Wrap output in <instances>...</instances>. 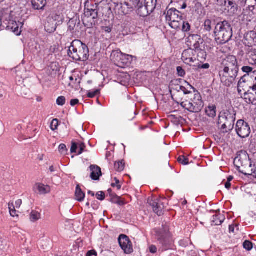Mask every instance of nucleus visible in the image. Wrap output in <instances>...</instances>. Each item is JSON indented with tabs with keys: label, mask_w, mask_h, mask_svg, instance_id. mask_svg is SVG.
<instances>
[{
	"label": "nucleus",
	"mask_w": 256,
	"mask_h": 256,
	"mask_svg": "<svg viewBox=\"0 0 256 256\" xmlns=\"http://www.w3.org/2000/svg\"><path fill=\"white\" fill-rule=\"evenodd\" d=\"M223 70L220 72L221 82L226 86H230L236 78L239 68L237 60L234 56H228L222 62Z\"/></svg>",
	"instance_id": "f257e3e1"
},
{
	"label": "nucleus",
	"mask_w": 256,
	"mask_h": 256,
	"mask_svg": "<svg viewBox=\"0 0 256 256\" xmlns=\"http://www.w3.org/2000/svg\"><path fill=\"white\" fill-rule=\"evenodd\" d=\"M234 159V164L239 172L244 175H250L256 178V166L252 165L249 155L246 151L238 152Z\"/></svg>",
	"instance_id": "f03ea898"
},
{
	"label": "nucleus",
	"mask_w": 256,
	"mask_h": 256,
	"mask_svg": "<svg viewBox=\"0 0 256 256\" xmlns=\"http://www.w3.org/2000/svg\"><path fill=\"white\" fill-rule=\"evenodd\" d=\"M68 54L75 60L84 62L89 57V50L80 40H75L69 47Z\"/></svg>",
	"instance_id": "7ed1b4c3"
},
{
	"label": "nucleus",
	"mask_w": 256,
	"mask_h": 256,
	"mask_svg": "<svg viewBox=\"0 0 256 256\" xmlns=\"http://www.w3.org/2000/svg\"><path fill=\"white\" fill-rule=\"evenodd\" d=\"M214 34L218 43L224 44L228 42L233 35L231 24L226 20L218 22L216 25Z\"/></svg>",
	"instance_id": "20e7f679"
},
{
	"label": "nucleus",
	"mask_w": 256,
	"mask_h": 256,
	"mask_svg": "<svg viewBox=\"0 0 256 256\" xmlns=\"http://www.w3.org/2000/svg\"><path fill=\"white\" fill-rule=\"evenodd\" d=\"M236 113L233 108L221 112L218 115V124L224 133L233 130L236 120Z\"/></svg>",
	"instance_id": "39448f33"
},
{
	"label": "nucleus",
	"mask_w": 256,
	"mask_h": 256,
	"mask_svg": "<svg viewBox=\"0 0 256 256\" xmlns=\"http://www.w3.org/2000/svg\"><path fill=\"white\" fill-rule=\"evenodd\" d=\"M188 100L180 102L181 106L192 112H198L204 107V102L202 99L201 95L198 91L190 96H186Z\"/></svg>",
	"instance_id": "423d86ee"
},
{
	"label": "nucleus",
	"mask_w": 256,
	"mask_h": 256,
	"mask_svg": "<svg viewBox=\"0 0 256 256\" xmlns=\"http://www.w3.org/2000/svg\"><path fill=\"white\" fill-rule=\"evenodd\" d=\"M166 19L170 26L174 29L180 30L182 20V14L174 8H170L164 12Z\"/></svg>",
	"instance_id": "0eeeda50"
},
{
	"label": "nucleus",
	"mask_w": 256,
	"mask_h": 256,
	"mask_svg": "<svg viewBox=\"0 0 256 256\" xmlns=\"http://www.w3.org/2000/svg\"><path fill=\"white\" fill-rule=\"evenodd\" d=\"M111 58L116 66L121 68L130 66L133 60L136 59V56L122 53L120 50L113 51Z\"/></svg>",
	"instance_id": "6e6552de"
},
{
	"label": "nucleus",
	"mask_w": 256,
	"mask_h": 256,
	"mask_svg": "<svg viewBox=\"0 0 256 256\" xmlns=\"http://www.w3.org/2000/svg\"><path fill=\"white\" fill-rule=\"evenodd\" d=\"M140 0H120L116 6L115 10L118 14L126 15L136 10Z\"/></svg>",
	"instance_id": "1a4fd4ad"
},
{
	"label": "nucleus",
	"mask_w": 256,
	"mask_h": 256,
	"mask_svg": "<svg viewBox=\"0 0 256 256\" xmlns=\"http://www.w3.org/2000/svg\"><path fill=\"white\" fill-rule=\"evenodd\" d=\"M236 130L237 134L242 138H247L250 133L249 125L242 120H240L237 122Z\"/></svg>",
	"instance_id": "9d476101"
},
{
	"label": "nucleus",
	"mask_w": 256,
	"mask_h": 256,
	"mask_svg": "<svg viewBox=\"0 0 256 256\" xmlns=\"http://www.w3.org/2000/svg\"><path fill=\"white\" fill-rule=\"evenodd\" d=\"M217 2L219 5L224 7V12L230 15L234 14L238 10V4L232 0H218Z\"/></svg>",
	"instance_id": "9b49d317"
},
{
	"label": "nucleus",
	"mask_w": 256,
	"mask_h": 256,
	"mask_svg": "<svg viewBox=\"0 0 256 256\" xmlns=\"http://www.w3.org/2000/svg\"><path fill=\"white\" fill-rule=\"evenodd\" d=\"M118 242L122 249L124 253L130 254L133 252V248L128 237L124 234H120L119 236Z\"/></svg>",
	"instance_id": "f8f14e48"
},
{
	"label": "nucleus",
	"mask_w": 256,
	"mask_h": 256,
	"mask_svg": "<svg viewBox=\"0 0 256 256\" xmlns=\"http://www.w3.org/2000/svg\"><path fill=\"white\" fill-rule=\"evenodd\" d=\"M203 42L204 40L201 38L200 35L193 34L188 38V45L190 46V48L193 49L194 51L202 48V46L201 45L203 44Z\"/></svg>",
	"instance_id": "ddd939ff"
},
{
	"label": "nucleus",
	"mask_w": 256,
	"mask_h": 256,
	"mask_svg": "<svg viewBox=\"0 0 256 256\" xmlns=\"http://www.w3.org/2000/svg\"><path fill=\"white\" fill-rule=\"evenodd\" d=\"M148 204L152 208L154 212L158 216L163 214L164 206L160 200L156 198H149L148 199Z\"/></svg>",
	"instance_id": "4468645a"
},
{
	"label": "nucleus",
	"mask_w": 256,
	"mask_h": 256,
	"mask_svg": "<svg viewBox=\"0 0 256 256\" xmlns=\"http://www.w3.org/2000/svg\"><path fill=\"white\" fill-rule=\"evenodd\" d=\"M182 59L187 64L194 62L196 61V56L194 50L190 48L184 50L182 54Z\"/></svg>",
	"instance_id": "2eb2a0df"
},
{
	"label": "nucleus",
	"mask_w": 256,
	"mask_h": 256,
	"mask_svg": "<svg viewBox=\"0 0 256 256\" xmlns=\"http://www.w3.org/2000/svg\"><path fill=\"white\" fill-rule=\"evenodd\" d=\"M23 26V24L20 22H16L14 20H10L8 22L7 28L14 32L16 35L18 36L21 33V28Z\"/></svg>",
	"instance_id": "dca6fc26"
},
{
	"label": "nucleus",
	"mask_w": 256,
	"mask_h": 256,
	"mask_svg": "<svg viewBox=\"0 0 256 256\" xmlns=\"http://www.w3.org/2000/svg\"><path fill=\"white\" fill-rule=\"evenodd\" d=\"M97 6L96 4L92 6L90 8H86L84 10V16L88 18H92L93 20V22L95 24L96 22V20L97 19L98 16V10L96 9Z\"/></svg>",
	"instance_id": "f3484780"
},
{
	"label": "nucleus",
	"mask_w": 256,
	"mask_h": 256,
	"mask_svg": "<svg viewBox=\"0 0 256 256\" xmlns=\"http://www.w3.org/2000/svg\"><path fill=\"white\" fill-rule=\"evenodd\" d=\"M136 9L137 14L142 17H146L152 13L141 0Z\"/></svg>",
	"instance_id": "a211bd4d"
},
{
	"label": "nucleus",
	"mask_w": 256,
	"mask_h": 256,
	"mask_svg": "<svg viewBox=\"0 0 256 256\" xmlns=\"http://www.w3.org/2000/svg\"><path fill=\"white\" fill-rule=\"evenodd\" d=\"M91 171L90 177L94 180H99L100 176L102 175L101 168L96 165H91L90 166Z\"/></svg>",
	"instance_id": "6ab92c4d"
},
{
	"label": "nucleus",
	"mask_w": 256,
	"mask_h": 256,
	"mask_svg": "<svg viewBox=\"0 0 256 256\" xmlns=\"http://www.w3.org/2000/svg\"><path fill=\"white\" fill-rule=\"evenodd\" d=\"M252 92L248 90L244 92V98L248 104H256V90Z\"/></svg>",
	"instance_id": "aec40b11"
},
{
	"label": "nucleus",
	"mask_w": 256,
	"mask_h": 256,
	"mask_svg": "<svg viewBox=\"0 0 256 256\" xmlns=\"http://www.w3.org/2000/svg\"><path fill=\"white\" fill-rule=\"evenodd\" d=\"M186 86H178L179 90H178L177 94H178L180 90H181L186 95L190 96L194 92V91H196V89L188 82H185Z\"/></svg>",
	"instance_id": "412c9836"
},
{
	"label": "nucleus",
	"mask_w": 256,
	"mask_h": 256,
	"mask_svg": "<svg viewBox=\"0 0 256 256\" xmlns=\"http://www.w3.org/2000/svg\"><path fill=\"white\" fill-rule=\"evenodd\" d=\"M22 204V200H18L15 202V205H14V202H9L8 209L10 210V214L11 216L14 217L15 216H18V215L16 214V208H19L20 206Z\"/></svg>",
	"instance_id": "4be33fe9"
},
{
	"label": "nucleus",
	"mask_w": 256,
	"mask_h": 256,
	"mask_svg": "<svg viewBox=\"0 0 256 256\" xmlns=\"http://www.w3.org/2000/svg\"><path fill=\"white\" fill-rule=\"evenodd\" d=\"M194 53L196 56V60L202 62L206 60L207 56L206 52L204 48L197 50L194 51Z\"/></svg>",
	"instance_id": "5701e85b"
},
{
	"label": "nucleus",
	"mask_w": 256,
	"mask_h": 256,
	"mask_svg": "<svg viewBox=\"0 0 256 256\" xmlns=\"http://www.w3.org/2000/svg\"><path fill=\"white\" fill-rule=\"evenodd\" d=\"M32 8L35 10H42L46 4V0H32Z\"/></svg>",
	"instance_id": "b1692460"
},
{
	"label": "nucleus",
	"mask_w": 256,
	"mask_h": 256,
	"mask_svg": "<svg viewBox=\"0 0 256 256\" xmlns=\"http://www.w3.org/2000/svg\"><path fill=\"white\" fill-rule=\"evenodd\" d=\"M36 186L40 194H46L50 193V188L48 185L38 183L36 184Z\"/></svg>",
	"instance_id": "393cba45"
},
{
	"label": "nucleus",
	"mask_w": 256,
	"mask_h": 256,
	"mask_svg": "<svg viewBox=\"0 0 256 256\" xmlns=\"http://www.w3.org/2000/svg\"><path fill=\"white\" fill-rule=\"evenodd\" d=\"M146 6L152 12L156 8L157 0H141Z\"/></svg>",
	"instance_id": "a878e982"
},
{
	"label": "nucleus",
	"mask_w": 256,
	"mask_h": 256,
	"mask_svg": "<svg viewBox=\"0 0 256 256\" xmlns=\"http://www.w3.org/2000/svg\"><path fill=\"white\" fill-rule=\"evenodd\" d=\"M225 218L223 215L218 214L213 216L212 220V224L214 226L220 225L224 220Z\"/></svg>",
	"instance_id": "bb28decb"
},
{
	"label": "nucleus",
	"mask_w": 256,
	"mask_h": 256,
	"mask_svg": "<svg viewBox=\"0 0 256 256\" xmlns=\"http://www.w3.org/2000/svg\"><path fill=\"white\" fill-rule=\"evenodd\" d=\"M216 108L214 105L209 106L206 108L205 112L206 115L210 118H214L216 116Z\"/></svg>",
	"instance_id": "cd10ccee"
},
{
	"label": "nucleus",
	"mask_w": 256,
	"mask_h": 256,
	"mask_svg": "<svg viewBox=\"0 0 256 256\" xmlns=\"http://www.w3.org/2000/svg\"><path fill=\"white\" fill-rule=\"evenodd\" d=\"M75 196L76 199L79 202H82L85 197L84 193L82 192L78 185L76 187Z\"/></svg>",
	"instance_id": "c85d7f7f"
},
{
	"label": "nucleus",
	"mask_w": 256,
	"mask_h": 256,
	"mask_svg": "<svg viewBox=\"0 0 256 256\" xmlns=\"http://www.w3.org/2000/svg\"><path fill=\"white\" fill-rule=\"evenodd\" d=\"M77 18H71L68 23V30L74 33V29L76 24H79V22H78Z\"/></svg>",
	"instance_id": "c756f323"
},
{
	"label": "nucleus",
	"mask_w": 256,
	"mask_h": 256,
	"mask_svg": "<svg viewBox=\"0 0 256 256\" xmlns=\"http://www.w3.org/2000/svg\"><path fill=\"white\" fill-rule=\"evenodd\" d=\"M214 24H215L214 21H212L210 19H207L205 20L203 24L204 29L206 32H210L212 30V26Z\"/></svg>",
	"instance_id": "7c9ffc66"
},
{
	"label": "nucleus",
	"mask_w": 256,
	"mask_h": 256,
	"mask_svg": "<svg viewBox=\"0 0 256 256\" xmlns=\"http://www.w3.org/2000/svg\"><path fill=\"white\" fill-rule=\"evenodd\" d=\"M40 218V214L36 210H32L30 214V220L32 222H36Z\"/></svg>",
	"instance_id": "2f4dec72"
},
{
	"label": "nucleus",
	"mask_w": 256,
	"mask_h": 256,
	"mask_svg": "<svg viewBox=\"0 0 256 256\" xmlns=\"http://www.w3.org/2000/svg\"><path fill=\"white\" fill-rule=\"evenodd\" d=\"M248 76L246 74H245L243 76H242L240 79V80L238 82V93H240V92H242V90H241V88H242L243 90H244V84H245L246 82V78L247 76Z\"/></svg>",
	"instance_id": "473e14b6"
},
{
	"label": "nucleus",
	"mask_w": 256,
	"mask_h": 256,
	"mask_svg": "<svg viewBox=\"0 0 256 256\" xmlns=\"http://www.w3.org/2000/svg\"><path fill=\"white\" fill-rule=\"evenodd\" d=\"M124 164L123 160L116 162L114 164V169L118 172H122L124 170Z\"/></svg>",
	"instance_id": "72a5a7b5"
},
{
	"label": "nucleus",
	"mask_w": 256,
	"mask_h": 256,
	"mask_svg": "<svg viewBox=\"0 0 256 256\" xmlns=\"http://www.w3.org/2000/svg\"><path fill=\"white\" fill-rule=\"evenodd\" d=\"M108 192H109L110 196L111 197L110 201L113 203L116 204V202H118V200L120 199V197L114 194H111L112 192L111 189H109L108 190Z\"/></svg>",
	"instance_id": "f704fd0d"
},
{
	"label": "nucleus",
	"mask_w": 256,
	"mask_h": 256,
	"mask_svg": "<svg viewBox=\"0 0 256 256\" xmlns=\"http://www.w3.org/2000/svg\"><path fill=\"white\" fill-rule=\"evenodd\" d=\"M190 24L188 22H184L182 20L180 30H182L184 32H187L190 30Z\"/></svg>",
	"instance_id": "c9c22d12"
},
{
	"label": "nucleus",
	"mask_w": 256,
	"mask_h": 256,
	"mask_svg": "<svg viewBox=\"0 0 256 256\" xmlns=\"http://www.w3.org/2000/svg\"><path fill=\"white\" fill-rule=\"evenodd\" d=\"M178 161L184 164V165H186L188 164V160L184 156H180L178 158Z\"/></svg>",
	"instance_id": "e433bc0d"
},
{
	"label": "nucleus",
	"mask_w": 256,
	"mask_h": 256,
	"mask_svg": "<svg viewBox=\"0 0 256 256\" xmlns=\"http://www.w3.org/2000/svg\"><path fill=\"white\" fill-rule=\"evenodd\" d=\"M66 98L64 96H60L56 100V104L58 106H62L66 103Z\"/></svg>",
	"instance_id": "4c0bfd02"
},
{
	"label": "nucleus",
	"mask_w": 256,
	"mask_h": 256,
	"mask_svg": "<svg viewBox=\"0 0 256 256\" xmlns=\"http://www.w3.org/2000/svg\"><path fill=\"white\" fill-rule=\"evenodd\" d=\"M58 119H54L50 124V128L52 130H55L58 128Z\"/></svg>",
	"instance_id": "58836bf2"
},
{
	"label": "nucleus",
	"mask_w": 256,
	"mask_h": 256,
	"mask_svg": "<svg viewBox=\"0 0 256 256\" xmlns=\"http://www.w3.org/2000/svg\"><path fill=\"white\" fill-rule=\"evenodd\" d=\"M244 248L248 250H250L252 248V243L248 240H246L243 244Z\"/></svg>",
	"instance_id": "ea45409f"
},
{
	"label": "nucleus",
	"mask_w": 256,
	"mask_h": 256,
	"mask_svg": "<svg viewBox=\"0 0 256 256\" xmlns=\"http://www.w3.org/2000/svg\"><path fill=\"white\" fill-rule=\"evenodd\" d=\"M58 150L61 154L65 155L67 152L66 146L63 144H60L58 147Z\"/></svg>",
	"instance_id": "a19ab883"
},
{
	"label": "nucleus",
	"mask_w": 256,
	"mask_h": 256,
	"mask_svg": "<svg viewBox=\"0 0 256 256\" xmlns=\"http://www.w3.org/2000/svg\"><path fill=\"white\" fill-rule=\"evenodd\" d=\"M100 94V90H96L94 91H89L88 92L87 96L88 98H94L96 96Z\"/></svg>",
	"instance_id": "79ce46f5"
},
{
	"label": "nucleus",
	"mask_w": 256,
	"mask_h": 256,
	"mask_svg": "<svg viewBox=\"0 0 256 256\" xmlns=\"http://www.w3.org/2000/svg\"><path fill=\"white\" fill-rule=\"evenodd\" d=\"M176 70L178 76L181 77H184L186 74L184 70L181 66H178L176 68Z\"/></svg>",
	"instance_id": "37998d69"
},
{
	"label": "nucleus",
	"mask_w": 256,
	"mask_h": 256,
	"mask_svg": "<svg viewBox=\"0 0 256 256\" xmlns=\"http://www.w3.org/2000/svg\"><path fill=\"white\" fill-rule=\"evenodd\" d=\"M112 25H109L108 26H102V30L106 33H110L112 32Z\"/></svg>",
	"instance_id": "c03bdc74"
},
{
	"label": "nucleus",
	"mask_w": 256,
	"mask_h": 256,
	"mask_svg": "<svg viewBox=\"0 0 256 256\" xmlns=\"http://www.w3.org/2000/svg\"><path fill=\"white\" fill-rule=\"evenodd\" d=\"M97 199L103 200L105 198V194L103 192H98L96 194Z\"/></svg>",
	"instance_id": "a18cd8bd"
},
{
	"label": "nucleus",
	"mask_w": 256,
	"mask_h": 256,
	"mask_svg": "<svg viewBox=\"0 0 256 256\" xmlns=\"http://www.w3.org/2000/svg\"><path fill=\"white\" fill-rule=\"evenodd\" d=\"M242 70L248 74H249L250 72H252V68L248 66H244L242 68Z\"/></svg>",
	"instance_id": "49530a36"
},
{
	"label": "nucleus",
	"mask_w": 256,
	"mask_h": 256,
	"mask_svg": "<svg viewBox=\"0 0 256 256\" xmlns=\"http://www.w3.org/2000/svg\"><path fill=\"white\" fill-rule=\"evenodd\" d=\"M114 180L115 181H116V184L112 183L111 184L112 186V187L116 186L118 190H120L121 188V185L119 184H120L119 180L116 178H114Z\"/></svg>",
	"instance_id": "de8ad7c7"
},
{
	"label": "nucleus",
	"mask_w": 256,
	"mask_h": 256,
	"mask_svg": "<svg viewBox=\"0 0 256 256\" xmlns=\"http://www.w3.org/2000/svg\"><path fill=\"white\" fill-rule=\"evenodd\" d=\"M45 30L48 32L51 33L52 32H54L56 30V27L54 26H53L51 28H49L48 24H46L45 25Z\"/></svg>",
	"instance_id": "09e8293b"
},
{
	"label": "nucleus",
	"mask_w": 256,
	"mask_h": 256,
	"mask_svg": "<svg viewBox=\"0 0 256 256\" xmlns=\"http://www.w3.org/2000/svg\"><path fill=\"white\" fill-rule=\"evenodd\" d=\"M78 148V144L76 142H72L70 148V152L72 153L76 152V150Z\"/></svg>",
	"instance_id": "8fccbe9b"
},
{
	"label": "nucleus",
	"mask_w": 256,
	"mask_h": 256,
	"mask_svg": "<svg viewBox=\"0 0 256 256\" xmlns=\"http://www.w3.org/2000/svg\"><path fill=\"white\" fill-rule=\"evenodd\" d=\"M85 147L86 146L84 143L82 142L79 144L80 151L78 152V154H80L83 152Z\"/></svg>",
	"instance_id": "3c124183"
},
{
	"label": "nucleus",
	"mask_w": 256,
	"mask_h": 256,
	"mask_svg": "<svg viewBox=\"0 0 256 256\" xmlns=\"http://www.w3.org/2000/svg\"><path fill=\"white\" fill-rule=\"evenodd\" d=\"M210 67V65L209 64L206 63L202 64H200L198 66L199 68L202 69H208Z\"/></svg>",
	"instance_id": "603ef678"
},
{
	"label": "nucleus",
	"mask_w": 256,
	"mask_h": 256,
	"mask_svg": "<svg viewBox=\"0 0 256 256\" xmlns=\"http://www.w3.org/2000/svg\"><path fill=\"white\" fill-rule=\"evenodd\" d=\"M150 251L152 254H154L157 251L156 247L154 245H152L150 246Z\"/></svg>",
	"instance_id": "864d4df0"
},
{
	"label": "nucleus",
	"mask_w": 256,
	"mask_h": 256,
	"mask_svg": "<svg viewBox=\"0 0 256 256\" xmlns=\"http://www.w3.org/2000/svg\"><path fill=\"white\" fill-rule=\"evenodd\" d=\"M79 100L78 99H72L70 100V104L72 106H76L78 104Z\"/></svg>",
	"instance_id": "5fc2aeb1"
},
{
	"label": "nucleus",
	"mask_w": 256,
	"mask_h": 256,
	"mask_svg": "<svg viewBox=\"0 0 256 256\" xmlns=\"http://www.w3.org/2000/svg\"><path fill=\"white\" fill-rule=\"evenodd\" d=\"M93 255H94V256L96 255V252L94 250H92L88 251L87 252L86 256H92Z\"/></svg>",
	"instance_id": "6e6d98bb"
},
{
	"label": "nucleus",
	"mask_w": 256,
	"mask_h": 256,
	"mask_svg": "<svg viewBox=\"0 0 256 256\" xmlns=\"http://www.w3.org/2000/svg\"><path fill=\"white\" fill-rule=\"evenodd\" d=\"M231 186V184L230 183V182H227L226 184H225V187L227 189H229Z\"/></svg>",
	"instance_id": "4d7b16f0"
},
{
	"label": "nucleus",
	"mask_w": 256,
	"mask_h": 256,
	"mask_svg": "<svg viewBox=\"0 0 256 256\" xmlns=\"http://www.w3.org/2000/svg\"><path fill=\"white\" fill-rule=\"evenodd\" d=\"M229 230L230 232H234V225L230 226Z\"/></svg>",
	"instance_id": "13d9d810"
},
{
	"label": "nucleus",
	"mask_w": 256,
	"mask_h": 256,
	"mask_svg": "<svg viewBox=\"0 0 256 256\" xmlns=\"http://www.w3.org/2000/svg\"><path fill=\"white\" fill-rule=\"evenodd\" d=\"M250 89H251L252 91L256 90V84H254L252 86H250Z\"/></svg>",
	"instance_id": "bf43d9fd"
},
{
	"label": "nucleus",
	"mask_w": 256,
	"mask_h": 256,
	"mask_svg": "<svg viewBox=\"0 0 256 256\" xmlns=\"http://www.w3.org/2000/svg\"><path fill=\"white\" fill-rule=\"evenodd\" d=\"M116 204H118L119 205H120V206L124 204V202L122 201V200H120V199L118 200V202H116Z\"/></svg>",
	"instance_id": "052dcab7"
},
{
	"label": "nucleus",
	"mask_w": 256,
	"mask_h": 256,
	"mask_svg": "<svg viewBox=\"0 0 256 256\" xmlns=\"http://www.w3.org/2000/svg\"><path fill=\"white\" fill-rule=\"evenodd\" d=\"M49 170L50 172H55V169L54 168V166H52L50 167Z\"/></svg>",
	"instance_id": "680f3d73"
},
{
	"label": "nucleus",
	"mask_w": 256,
	"mask_h": 256,
	"mask_svg": "<svg viewBox=\"0 0 256 256\" xmlns=\"http://www.w3.org/2000/svg\"><path fill=\"white\" fill-rule=\"evenodd\" d=\"M183 2V4H182V9H184V8H186L187 5H186V2Z\"/></svg>",
	"instance_id": "e2e57ef3"
},
{
	"label": "nucleus",
	"mask_w": 256,
	"mask_h": 256,
	"mask_svg": "<svg viewBox=\"0 0 256 256\" xmlns=\"http://www.w3.org/2000/svg\"><path fill=\"white\" fill-rule=\"evenodd\" d=\"M233 176H229L228 178V181L227 182H230V181H232V180H233Z\"/></svg>",
	"instance_id": "0e129e2a"
},
{
	"label": "nucleus",
	"mask_w": 256,
	"mask_h": 256,
	"mask_svg": "<svg viewBox=\"0 0 256 256\" xmlns=\"http://www.w3.org/2000/svg\"><path fill=\"white\" fill-rule=\"evenodd\" d=\"M175 96H176V94H174L172 95V98L174 100H175V101H176L178 104H179V103H180V102H179V101H178V100H175V99H174V97Z\"/></svg>",
	"instance_id": "69168bd1"
},
{
	"label": "nucleus",
	"mask_w": 256,
	"mask_h": 256,
	"mask_svg": "<svg viewBox=\"0 0 256 256\" xmlns=\"http://www.w3.org/2000/svg\"><path fill=\"white\" fill-rule=\"evenodd\" d=\"M88 194H91L92 196H94V192H92V191H90V190H89L88 192Z\"/></svg>",
	"instance_id": "338daca9"
},
{
	"label": "nucleus",
	"mask_w": 256,
	"mask_h": 256,
	"mask_svg": "<svg viewBox=\"0 0 256 256\" xmlns=\"http://www.w3.org/2000/svg\"><path fill=\"white\" fill-rule=\"evenodd\" d=\"M55 47L56 46H54V48H52V46H51L50 48V50L52 52H54V50H55Z\"/></svg>",
	"instance_id": "774afa93"
}]
</instances>
